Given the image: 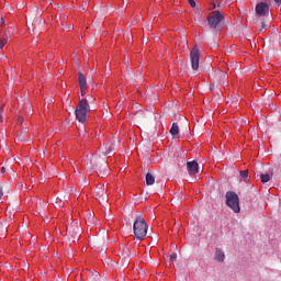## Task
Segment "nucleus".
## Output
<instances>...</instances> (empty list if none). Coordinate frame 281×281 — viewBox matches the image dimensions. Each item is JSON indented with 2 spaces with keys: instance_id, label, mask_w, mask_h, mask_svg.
Here are the masks:
<instances>
[{
  "instance_id": "obj_14",
  "label": "nucleus",
  "mask_w": 281,
  "mask_h": 281,
  "mask_svg": "<svg viewBox=\"0 0 281 281\" xmlns=\"http://www.w3.org/2000/svg\"><path fill=\"white\" fill-rule=\"evenodd\" d=\"M260 180H261V183H269V181H271V176H269L268 173H261Z\"/></svg>"
},
{
  "instance_id": "obj_36",
  "label": "nucleus",
  "mask_w": 281,
  "mask_h": 281,
  "mask_svg": "<svg viewBox=\"0 0 281 281\" xmlns=\"http://www.w3.org/2000/svg\"><path fill=\"white\" fill-rule=\"evenodd\" d=\"M199 15H200V16H203V14H202V13H199Z\"/></svg>"
},
{
  "instance_id": "obj_33",
  "label": "nucleus",
  "mask_w": 281,
  "mask_h": 281,
  "mask_svg": "<svg viewBox=\"0 0 281 281\" xmlns=\"http://www.w3.org/2000/svg\"><path fill=\"white\" fill-rule=\"evenodd\" d=\"M7 172H12L11 167H9V168L7 169Z\"/></svg>"
},
{
  "instance_id": "obj_2",
  "label": "nucleus",
  "mask_w": 281,
  "mask_h": 281,
  "mask_svg": "<svg viewBox=\"0 0 281 281\" xmlns=\"http://www.w3.org/2000/svg\"><path fill=\"white\" fill-rule=\"evenodd\" d=\"M91 112V106L89 105V101L87 99H81L76 106L75 115L81 124L87 122V113Z\"/></svg>"
},
{
  "instance_id": "obj_20",
  "label": "nucleus",
  "mask_w": 281,
  "mask_h": 281,
  "mask_svg": "<svg viewBox=\"0 0 281 281\" xmlns=\"http://www.w3.org/2000/svg\"><path fill=\"white\" fill-rule=\"evenodd\" d=\"M191 8H196V2L194 0H188Z\"/></svg>"
},
{
  "instance_id": "obj_27",
  "label": "nucleus",
  "mask_w": 281,
  "mask_h": 281,
  "mask_svg": "<svg viewBox=\"0 0 281 281\" xmlns=\"http://www.w3.org/2000/svg\"><path fill=\"white\" fill-rule=\"evenodd\" d=\"M106 221H111V214L105 215Z\"/></svg>"
},
{
  "instance_id": "obj_30",
  "label": "nucleus",
  "mask_w": 281,
  "mask_h": 281,
  "mask_svg": "<svg viewBox=\"0 0 281 281\" xmlns=\"http://www.w3.org/2000/svg\"><path fill=\"white\" fill-rule=\"evenodd\" d=\"M261 27H262V30H265V27H267V24H265V22H262Z\"/></svg>"
},
{
  "instance_id": "obj_7",
  "label": "nucleus",
  "mask_w": 281,
  "mask_h": 281,
  "mask_svg": "<svg viewBox=\"0 0 281 281\" xmlns=\"http://www.w3.org/2000/svg\"><path fill=\"white\" fill-rule=\"evenodd\" d=\"M255 12L257 16H267L269 14V4L259 2L255 8Z\"/></svg>"
},
{
  "instance_id": "obj_17",
  "label": "nucleus",
  "mask_w": 281,
  "mask_h": 281,
  "mask_svg": "<svg viewBox=\"0 0 281 281\" xmlns=\"http://www.w3.org/2000/svg\"><path fill=\"white\" fill-rule=\"evenodd\" d=\"M239 175H240V177H241L243 179H247V177L249 176V171H248V170H241V171L239 172Z\"/></svg>"
},
{
  "instance_id": "obj_8",
  "label": "nucleus",
  "mask_w": 281,
  "mask_h": 281,
  "mask_svg": "<svg viewBox=\"0 0 281 281\" xmlns=\"http://www.w3.org/2000/svg\"><path fill=\"white\" fill-rule=\"evenodd\" d=\"M95 198L99 201V203H108L109 202L106 192H104V186H101L97 189Z\"/></svg>"
},
{
  "instance_id": "obj_19",
  "label": "nucleus",
  "mask_w": 281,
  "mask_h": 281,
  "mask_svg": "<svg viewBox=\"0 0 281 281\" xmlns=\"http://www.w3.org/2000/svg\"><path fill=\"white\" fill-rule=\"evenodd\" d=\"M170 260H171V262H175V260H177V254L176 252L170 255Z\"/></svg>"
},
{
  "instance_id": "obj_26",
  "label": "nucleus",
  "mask_w": 281,
  "mask_h": 281,
  "mask_svg": "<svg viewBox=\"0 0 281 281\" xmlns=\"http://www.w3.org/2000/svg\"><path fill=\"white\" fill-rule=\"evenodd\" d=\"M18 124H23V117L18 119Z\"/></svg>"
},
{
  "instance_id": "obj_15",
  "label": "nucleus",
  "mask_w": 281,
  "mask_h": 281,
  "mask_svg": "<svg viewBox=\"0 0 281 281\" xmlns=\"http://www.w3.org/2000/svg\"><path fill=\"white\" fill-rule=\"evenodd\" d=\"M8 228L5 226H0V238H5Z\"/></svg>"
},
{
  "instance_id": "obj_21",
  "label": "nucleus",
  "mask_w": 281,
  "mask_h": 281,
  "mask_svg": "<svg viewBox=\"0 0 281 281\" xmlns=\"http://www.w3.org/2000/svg\"><path fill=\"white\" fill-rule=\"evenodd\" d=\"M80 93L82 97L87 93V88H80Z\"/></svg>"
},
{
  "instance_id": "obj_18",
  "label": "nucleus",
  "mask_w": 281,
  "mask_h": 281,
  "mask_svg": "<svg viewBox=\"0 0 281 281\" xmlns=\"http://www.w3.org/2000/svg\"><path fill=\"white\" fill-rule=\"evenodd\" d=\"M8 43V40L5 38H0V49H3V47H5V44Z\"/></svg>"
},
{
  "instance_id": "obj_3",
  "label": "nucleus",
  "mask_w": 281,
  "mask_h": 281,
  "mask_svg": "<svg viewBox=\"0 0 281 281\" xmlns=\"http://www.w3.org/2000/svg\"><path fill=\"white\" fill-rule=\"evenodd\" d=\"M226 205L231 207L235 214L240 212V200L238 199V194L234 191L226 192Z\"/></svg>"
},
{
  "instance_id": "obj_24",
  "label": "nucleus",
  "mask_w": 281,
  "mask_h": 281,
  "mask_svg": "<svg viewBox=\"0 0 281 281\" xmlns=\"http://www.w3.org/2000/svg\"><path fill=\"white\" fill-rule=\"evenodd\" d=\"M3 108L0 110V124H1V122H3Z\"/></svg>"
},
{
  "instance_id": "obj_5",
  "label": "nucleus",
  "mask_w": 281,
  "mask_h": 281,
  "mask_svg": "<svg viewBox=\"0 0 281 281\" xmlns=\"http://www.w3.org/2000/svg\"><path fill=\"white\" fill-rule=\"evenodd\" d=\"M221 21H223V14H221V11H213L207 16V23L210 27H213V30L218 27Z\"/></svg>"
},
{
  "instance_id": "obj_13",
  "label": "nucleus",
  "mask_w": 281,
  "mask_h": 281,
  "mask_svg": "<svg viewBox=\"0 0 281 281\" xmlns=\"http://www.w3.org/2000/svg\"><path fill=\"white\" fill-rule=\"evenodd\" d=\"M170 135H179V124L173 123L170 128Z\"/></svg>"
},
{
  "instance_id": "obj_22",
  "label": "nucleus",
  "mask_w": 281,
  "mask_h": 281,
  "mask_svg": "<svg viewBox=\"0 0 281 281\" xmlns=\"http://www.w3.org/2000/svg\"><path fill=\"white\" fill-rule=\"evenodd\" d=\"M4 35L7 36V38H12V32L10 31H7Z\"/></svg>"
},
{
  "instance_id": "obj_4",
  "label": "nucleus",
  "mask_w": 281,
  "mask_h": 281,
  "mask_svg": "<svg viewBox=\"0 0 281 281\" xmlns=\"http://www.w3.org/2000/svg\"><path fill=\"white\" fill-rule=\"evenodd\" d=\"M67 234L70 236L72 243H76L80 238V234H82V229L78 226V221L71 222L70 226L67 228Z\"/></svg>"
},
{
  "instance_id": "obj_12",
  "label": "nucleus",
  "mask_w": 281,
  "mask_h": 281,
  "mask_svg": "<svg viewBox=\"0 0 281 281\" xmlns=\"http://www.w3.org/2000/svg\"><path fill=\"white\" fill-rule=\"evenodd\" d=\"M146 184L147 186H154L155 184V176L153 173L146 175Z\"/></svg>"
},
{
  "instance_id": "obj_1",
  "label": "nucleus",
  "mask_w": 281,
  "mask_h": 281,
  "mask_svg": "<svg viewBox=\"0 0 281 281\" xmlns=\"http://www.w3.org/2000/svg\"><path fill=\"white\" fill-rule=\"evenodd\" d=\"M133 232L137 240H144V238H146V234H148V224L144 216L138 215L136 217L133 225Z\"/></svg>"
},
{
  "instance_id": "obj_9",
  "label": "nucleus",
  "mask_w": 281,
  "mask_h": 281,
  "mask_svg": "<svg viewBox=\"0 0 281 281\" xmlns=\"http://www.w3.org/2000/svg\"><path fill=\"white\" fill-rule=\"evenodd\" d=\"M187 168H188L189 175L199 173V162H196L195 160L189 161L187 164Z\"/></svg>"
},
{
  "instance_id": "obj_32",
  "label": "nucleus",
  "mask_w": 281,
  "mask_h": 281,
  "mask_svg": "<svg viewBox=\"0 0 281 281\" xmlns=\"http://www.w3.org/2000/svg\"><path fill=\"white\" fill-rule=\"evenodd\" d=\"M210 90L214 91V85H211Z\"/></svg>"
},
{
  "instance_id": "obj_29",
  "label": "nucleus",
  "mask_w": 281,
  "mask_h": 281,
  "mask_svg": "<svg viewBox=\"0 0 281 281\" xmlns=\"http://www.w3.org/2000/svg\"><path fill=\"white\" fill-rule=\"evenodd\" d=\"M1 25H5V20H3V18H1Z\"/></svg>"
},
{
  "instance_id": "obj_10",
  "label": "nucleus",
  "mask_w": 281,
  "mask_h": 281,
  "mask_svg": "<svg viewBox=\"0 0 281 281\" xmlns=\"http://www.w3.org/2000/svg\"><path fill=\"white\" fill-rule=\"evenodd\" d=\"M78 83L80 89L87 88V77L82 72H78Z\"/></svg>"
},
{
  "instance_id": "obj_34",
  "label": "nucleus",
  "mask_w": 281,
  "mask_h": 281,
  "mask_svg": "<svg viewBox=\"0 0 281 281\" xmlns=\"http://www.w3.org/2000/svg\"><path fill=\"white\" fill-rule=\"evenodd\" d=\"M88 218H93V215L89 214V215H88Z\"/></svg>"
},
{
  "instance_id": "obj_16",
  "label": "nucleus",
  "mask_w": 281,
  "mask_h": 281,
  "mask_svg": "<svg viewBox=\"0 0 281 281\" xmlns=\"http://www.w3.org/2000/svg\"><path fill=\"white\" fill-rule=\"evenodd\" d=\"M27 133H29L27 127L22 130V132H21V134L19 136L20 142H25V139H23V137H24V135H27Z\"/></svg>"
},
{
  "instance_id": "obj_28",
  "label": "nucleus",
  "mask_w": 281,
  "mask_h": 281,
  "mask_svg": "<svg viewBox=\"0 0 281 281\" xmlns=\"http://www.w3.org/2000/svg\"><path fill=\"white\" fill-rule=\"evenodd\" d=\"M278 5H281V0H273Z\"/></svg>"
},
{
  "instance_id": "obj_31",
  "label": "nucleus",
  "mask_w": 281,
  "mask_h": 281,
  "mask_svg": "<svg viewBox=\"0 0 281 281\" xmlns=\"http://www.w3.org/2000/svg\"><path fill=\"white\" fill-rule=\"evenodd\" d=\"M5 172V167L1 168V173L3 175Z\"/></svg>"
},
{
  "instance_id": "obj_25",
  "label": "nucleus",
  "mask_w": 281,
  "mask_h": 281,
  "mask_svg": "<svg viewBox=\"0 0 281 281\" xmlns=\"http://www.w3.org/2000/svg\"><path fill=\"white\" fill-rule=\"evenodd\" d=\"M218 74H221V76H223L224 78H227V72L218 70Z\"/></svg>"
},
{
  "instance_id": "obj_23",
  "label": "nucleus",
  "mask_w": 281,
  "mask_h": 281,
  "mask_svg": "<svg viewBox=\"0 0 281 281\" xmlns=\"http://www.w3.org/2000/svg\"><path fill=\"white\" fill-rule=\"evenodd\" d=\"M3 198V186L0 184V201Z\"/></svg>"
},
{
  "instance_id": "obj_6",
  "label": "nucleus",
  "mask_w": 281,
  "mask_h": 281,
  "mask_svg": "<svg viewBox=\"0 0 281 281\" xmlns=\"http://www.w3.org/2000/svg\"><path fill=\"white\" fill-rule=\"evenodd\" d=\"M191 67L194 71L199 69V61L201 60V54L199 53V45H195L190 52Z\"/></svg>"
},
{
  "instance_id": "obj_11",
  "label": "nucleus",
  "mask_w": 281,
  "mask_h": 281,
  "mask_svg": "<svg viewBox=\"0 0 281 281\" xmlns=\"http://www.w3.org/2000/svg\"><path fill=\"white\" fill-rule=\"evenodd\" d=\"M215 260H218V262H225V252H223L221 248H216L215 250Z\"/></svg>"
},
{
  "instance_id": "obj_35",
  "label": "nucleus",
  "mask_w": 281,
  "mask_h": 281,
  "mask_svg": "<svg viewBox=\"0 0 281 281\" xmlns=\"http://www.w3.org/2000/svg\"><path fill=\"white\" fill-rule=\"evenodd\" d=\"M95 278H100V274L98 272H95Z\"/></svg>"
}]
</instances>
